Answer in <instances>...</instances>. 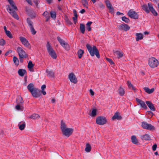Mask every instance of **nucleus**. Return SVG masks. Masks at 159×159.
<instances>
[{
    "label": "nucleus",
    "instance_id": "1",
    "mask_svg": "<svg viewBox=\"0 0 159 159\" xmlns=\"http://www.w3.org/2000/svg\"><path fill=\"white\" fill-rule=\"evenodd\" d=\"M27 89L34 97L38 98L41 96L40 91L37 88L34 87L33 84H30L27 86Z\"/></svg>",
    "mask_w": 159,
    "mask_h": 159
},
{
    "label": "nucleus",
    "instance_id": "2",
    "mask_svg": "<svg viewBox=\"0 0 159 159\" xmlns=\"http://www.w3.org/2000/svg\"><path fill=\"white\" fill-rule=\"evenodd\" d=\"M86 48L92 56H94L95 55L98 58H100L99 52L96 46H93V47L89 44H87L86 45Z\"/></svg>",
    "mask_w": 159,
    "mask_h": 159
},
{
    "label": "nucleus",
    "instance_id": "3",
    "mask_svg": "<svg viewBox=\"0 0 159 159\" xmlns=\"http://www.w3.org/2000/svg\"><path fill=\"white\" fill-rule=\"evenodd\" d=\"M148 6L146 4H143L142 6V9L147 13H148L150 11L155 16L157 15V13L155 10L151 3H148Z\"/></svg>",
    "mask_w": 159,
    "mask_h": 159
},
{
    "label": "nucleus",
    "instance_id": "4",
    "mask_svg": "<svg viewBox=\"0 0 159 159\" xmlns=\"http://www.w3.org/2000/svg\"><path fill=\"white\" fill-rule=\"evenodd\" d=\"M46 47L48 52L49 55L52 58L54 59H56L57 57L56 53L48 42L47 43Z\"/></svg>",
    "mask_w": 159,
    "mask_h": 159
},
{
    "label": "nucleus",
    "instance_id": "5",
    "mask_svg": "<svg viewBox=\"0 0 159 159\" xmlns=\"http://www.w3.org/2000/svg\"><path fill=\"white\" fill-rule=\"evenodd\" d=\"M148 64L152 68H154L157 66L159 64L158 61L154 57H151L149 58Z\"/></svg>",
    "mask_w": 159,
    "mask_h": 159
},
{
    "label": "nucleus",
    "instance_id": "6",
    "mask_svg": "<svg viewBox=\"0 0 159 159\" xmlns=\"http://www.w3.org/2000/svg\"><path fill=\"white\" fill-rule=\"evenodd\" d=\"M17 52L20 58H28V55L26 54L25 52L23 50L22 48L18 47L17 49Z\"/></svg>",
    "mask_w": 159,
    "mask_h": 159
},
{
    "label": "nucleus",
    "instance_id": "7",
    "mask_svg": "<svg viewBox=\"0 0 159 159\" xmlns=\"http://www.w3.org/2000/svg\"><path fill=\"white\" fill-rule=\"evenodd\" d=\"M107 122L106 118L102 116H100L96 118V123L97 124L103 125L105 124Z\"/></svg>",
    "mask_w": 159,
    "mask_h": 159
},
{
    "label": "nucleus",
    "instance_id": "8",
    "mask_svg": "<svg viewBox=\"0 0 159 159\" xmlns=\"http://www.w3.org/2000/svg\"><path fill=\"white\" fill-rule=\"evenodd\" d=\"M141 126L143 128L149 130H154L155 127L151 124L147 123L146 122H143L141 123Z\"/></svg>",
    "mask_w": 159,
    "mask_h": 159
},
{
    "label": "nucleus",
    "instance_id": "9",
    "mask_svg": "<svg viewBox=\"0 0 159 159\" xmlns=\"http://www.w3.org/2000/svg\"><path fill=\"white\" fill-rule=\"evenodd\" d=\"M27 21L28 25L30 28L32 34L33 35L35 34L36 33V31H35L34 27L33 22L28 18L27 19Z\"/></svg>",
    "mask_w": 159,
    "mask_h": 159
},
{
    "label": "nucleus",
    "instance_id": "10",
    "mask_svg": "<svg viewBox=\"0 0 159 159\" xmlns=\"http://www.w3.org/2000/svg\"><path fill=\"white\" fill-rule=\"evenodd\" d=\"M73 129L71 128H67L62 132L63 135L67 137H69L72 133Z\"/></svg>",
    "mask_w": 159,
    "mask_h": 159
},
{
    "label": "nucleus",
    "instance_id": "11",
    "mask_svg": "<svg viewBox=\"0 0 159 159\" xmlns=\"http://www.w3.org/2000/svg\"><path fill=\"white\" fill-rule=\"evenodd\" d=\"M127 14L128 16L131 18L137 19L139 17V15L137 13L132 9L130 10Z\"/></svg>",
    "mask_w": 159,
    "mask_h": 159
},
{
    "label": "nucleus",
    "instance_id": "12",
    "mask_svg": "<svg viewBox=\"0 0 159 159\" xmlns=\"http://www.w3.org/2000/svg\"><path fill=\"white\" fill-rule=\"evenodd\" d=\"M20 39L23 44L25 47L30 49L31 46L29 43L28 41L24 37H20Z\"/></svg>",
    "mask_w": 159,
    "mask_h": 159
},
{
    "label": "nucleus",
    "instance_id": "13",
    "mask_svg": "<svg viewBox=\"0 0 159 159\" xmlns=\"http://www.w3.org/2000/svg\"><path fill=\"white\" fill-rule=\"evenodd\" d=\"M7 10H9V12L14 18L17 20L19 19L18 16L16 14V11L14 10L13 9L11 8L9 6H8V8H7Z\"/></svg>",
    "mask_w": 159,
    "mask_h": 159
},
{
    "label": "nucleus",
    "instance_id": "14",
    "mask_svg": "<svg viewBox=\"0 0 159 159\" xmlns=\"http://www.w3.org/2000/svg\"><path fill=\"white\" fill-rule=\"evenodd\" d=\"M70 81L72 83L76 84L77 82V80L75 75L73 73L69 74L68 75Z\"/></svg>",
    "mask_w": 159,
    "mask_h": 159
},
{
    "label": "nucleus",
    "instance_id": "15",
    "mask_svg": "<svg viewBox=\"0 0 159 159\" xmlns=\"http://www.w3.org/2000/svg\"><path fill=\"white\" fill-rule=\"evenodd\" d=\"M26 11L29 16L31 18H35L36 14L33 10L30 9L26 8Z\"/></svg>",
    "mask_w": 159,
    "mask_h": 159
},
{
    "label": "nucleus",
    "instance_id": "16",
    "mask_svg": "<svg viewBox=\"0 0 159 159\" xmlns=\"http://www.w3.org/2000/svg\"><path fill=\"white\" fill-rule=\"evenodd\" d=\"M105 2L110 11L111 13H113L114 12V9L112 7L111 4L110 3V1L108 0H107L105 1Z\"/></svg>",
    "mask_w": 159,
    "mask_h": 159
},
{
    "label": "nucleus",
    "instance_id": "17",
    "mask_svg": "<svg viewBox=\"0 0 159 159\" xmlns=\"http://www.w3.org/2000/svg\"><path fill=\"white\" fill-rule=\"evenodd\" d=\"M136 102L140 105L141 107L145 109L147 108V107L145 102L144 101H143L142 100L139 99L137 98L136 99Z\"/></svg>",
    "mask_w": 159,
    "mask_h": 159
},
{
    "label": "nucleus",
    "instance_id": "18",
    "mask_svg": "<svg viewBox=\"0 0 159 159\" xmlns=\"http://www.w3.org/2000/svg\"><path fill=\"white\" fill-rule=\"evenodd\" d=\"M119 28L120 29L122 30L125 31L128 30L130 29L129 26L126 24H121L119 26Z\"/></svg>",
    "mask_w": 159,
    "mask_h": 159
},
{
    "label": "nucleus",
    "instance_id": "19",
    "mask_svg": "<svg viewBox=\"0 0 159 159\" xmlns=\"http://www.w3.org/2000/svg\"><path fill=\"white\" fill-rule=\"evenodd\" d=\"M146 103L151 110L152 111H155V110L156 108L155 107L153 104L150 101H146Z\"/></svg>",
    "mask_w": 159,
    "mask_h": 159
},
{
    "label": "nucleus",
    "instance_id": "20",
    "mask_svg": "<svg viewBox=\"0 0 159 159\" xmlns=\"http://www.w3.org/2000/svg\"><path fill=\"white\" fill-rule=\"evenodd\" d=\"M122 119V117L120 115V113L119 112H116L112 118V119L113 120L115 119L120 120Z\"/></svg>",
    "mask_w": 159,
    "mask_h": 159
},
{
    "label": "nucleus",
    "instance_id": "21",
    "mask_svg": "<svg viewBox=\"0 0 159 159\" xmlns=\"http://www.w3.org/2000/svg\"><path fill=\"white\" fill-rule=\"evenodd\" d=\"M16 102L17 104L22 105L24 101L21 97L18 96L16 99Z\"/></svg>",
    "mask_w": 159,
    "mask_h": 159
},
{
    "label": "nucleus",
    "instance_id": "22",
    "mask_svg": "<svg viewBox=\"0 0 159 159\" xmlns=\"http://www.w3.org/2000/svg\"><path fill=\"white\" fill-rule=\"evenodd\" d=\"M25 126V123L24 121L20 122L18 124V127L20 130H24Z\"/></svg>",
    "mask_w": 159,
    "mask_h": 159
},
{
    "label": "nucleus",
    "instance_id": "23",
    "mask_svg": "<svg viewBox=\"0 0 159 159\" xmlns=\"http://www.w3.org/2000/svg\"><path fill=\"white\" fill-rule=\"evenodd\" d=\"M131 142L133 144L138 145L139 143L138 140L137 139L135 136H132L131 137Z\"/></svg>",
    "mask_w": 159,
    "mask_h": 159
},
{
    "label": "nucleus",
    "instance_id": "24",
    "mask_svg": "<svg viewBox=\"0 0 159 159\" xmlns=\"http://www.w3.org/2000/svg\"><path fill=\"white\" fill-rule=\"evenodd\" d=\"M114 53L117 55L118 59L121 58L123 56V53L122 52H120L118 51H114Z\"/></svg>",
    "mask_w": 159,
    "mask_h": 159
},
{
    "label": "nucleus",
    "instance_id": "25",
    "mask_svg": "<svg viewBox=\"0 0 159 159\" xmlns=\"http://www.w3.org/2000/svg\"><path fill=\"white\" fill-rule=\"evenodd\" d=\"M46 72L47 73V75L49 77H54V74L53 71L52 70H46Z\"/></svg>",
    "mask_w": 159,
    "mask_h": 159
},
{
    "label": "nucleus",
    "instance_id": "26",
    "mask_svg": "<svg viewBox=\"0 0 159 159\" xmlns=\"http://www.w3.org/2000/svg\"><path fill=\"white\" fill-rule=\"evenodd\" d=\"M18 72L19 75L21 77L23 76L26 73V70L23 69H20Z\"/></svg>",
    "mask_w": 159,
    "mask_h": 159
},
{
    "label": "nucleus",
    "instance_id": "27",
    "mask_svg": "<svg viewBox=\"0 0 159 159\" xmlns=\"http://www.w3.org/2000/svg\"><path fill=\"white\" fill-rule=\"evenodd\" d=\"M67 128L65 123L62 120L61 124V132L64 130L65 129Z\"/></svg>",
    "mask_w": 159,
    "mask_h": 159
},
{
    "label": "nucleus",
    "instance_id": "28",
    "mask_svg": "<svg viewBox=\"0 0 159 159\" xmlns=\"http://www.w3.org/2000/svg\"><path fill=\"white\" fill-rule=\"evenodd\" d=\"M145 91L147 93L149 94H151L152 93L154 90V88H152L151 89H149L148 87H144L143 88Z\"/></svg>",
    "mask_w": 159,
    "mask_h": 159
},
{
    "label": "nucleus",
    "instance_id": "29",
    "mask_svg": "<svg viewBox=\"0 0 159 159\" xmlns=\"http://www.w3.org/2000/svg\"><path fill=\"white\" fill-rule=\"evenodd\" d=\"M141 138L142 140H148L150 139V137L148 134H145L141 136Z\"/></svg>",
    "mask_w": 159,
    "mask_h": 159
},
{
    "label": "nucleus",
    "instance_id": "30",
    "mask_svg": "<svg viewBox=\"0 0 159 159\" xmlns=\"http://www.w3.org/2000/svg\"><path fill=\"white\" fill-rule=\"evenodd\" d=\"M85 25L82 23L80 24V30L82 34H84L85 31Z\"/></svg>",
    "mask_w": 159,
    "mask_h": 159
},
{
    "label": "nucleus",
    "instance_id": "31",
    "mask_svg": "<svg viewBox=\"0 0 159 159\" xmlns=\"http://www.w3.org/2000/svg\"><path fill=\"white\" fill-rule=\"evenodd\" d=\"M31 119L34 120L38 119L40 118V116L37 114H34L30 117Z\"/></svg>",
    "mask_w": 159,
    "mask_h": 159
},
{
    "label": "nucleus",
    "instance_id": "32",
    "mask_svg": "<svg viewBox=\"0 0 159 159\" xmlns=\"http://www.w3.org/2000/svg\"><path fill=\"white\" fill-rule=\"evenodd\" d=\"M15 108L18 111H22L24 109V107L22 105L17 104L15 107Z\"/></svg>",
    "mask_w": 159,
    "mask_h": 159
},
{
    "label": "nucleus",
    "instance_id": "33",
    "mask_svg": "<svg viewBox=\"0 0 159 159\" xmlns=\"http://www.w3.org/2000/svg\"><path fill=\"white\" fill-rule=\"evenodd\" d=\"M136 35L137 36L136 39L137 41H138L139 39H142L143 38V35L141 33H137L136 34Z\"/></svg>",
    "mask_w": 159,
    "mask_h": 159
},
{
    "label": "nucleus",
    "instance_id": "34",
    "mask_svg": "<svg viewBox=\"0 0 159 159\" xmlns=\"http://www.w3.org/2000/svg\"><path fill=\"white\" fill-rule=\"evenodd\" d=\"M66 50H68L70 49V47L69 45L66 42L63 43V44L61 45Z\"/></svg>",
    "mask_w": 159,
    "mask_h": 159
},
{
    "label": "nucleus",
    "instance_id": "35",
    "mask_svg": "<svg viewBox=\"0 0 159 159\" xmlns=\"http://www.w3.org/2000/svg\"><path fill=\"white\" fill-rule=\"evenodd\" d=\"M84 53V51L82 49H79L77 52V54L79 58L82 57L83 54Z\"/></svg>",
    "mask_w": 159,
    "mask_h": 159
},
{
    "label": "nucleus",
    "instance_id": "36",
    "mask_svg": "<svg viewBox=\"0 0 159 159\" xmlns=\"http://www.w3.org/2000/svg\"><path fill=\"white\" fill-rule=\"evenodd\" d=\"M118 90L120 95L121 96H123L125 93V91L124 89L121 87V86H120Z\"/></svg>",
    "mask_w": 159,
    "mask_h": 159
},
{
    "label": "nucleus",
    "instance_id": "37",
    "mask_svg": "<svg viewBox=\"0 0 159 159\" xmlns=\"http://www.w3.org/2000/svg\"><path fill=\"white\" fill-rule=\"evenodd\" d=\"M91 148L90 145L89 143H87L86 144V147L85 148V150L87 152H89L91 150Z\"/></svg>",
    "mask_w": 159,
    "mask_h": 159
},
{
    "label": "nucleus",
    "instance_id": "38",
    "mask_svg": "<svg viewBox=\"0 0 159 159\" xmlns=\"http://www.w3.org/2000/svg\"><path fill=\"white\" fill-rule=\"evenodd\" d=\"M92 22L89 21L86 24V29L88 31H89L91 30V25L92 24Z\"/></svg>",
    "mask_w": 159,
    "mask_h": 159
},
{
    "label": "nucleus",
    "instance_id": "39",
    "mask_svg": "<svg viewBox=\"0 0 159 159\" xmlns=\"http://www.w3.org/2000/svg\"><path fill=\"white\" fill-rule=\"evenodd\" d=\"M51 17L54 20L56 19V13L54 11H52L50 12Z\"/></svg>",
    "mask_w": 159,
    "mask_h": 159
},
{
    "label": "nucleus",
    "instance_id": "40",
    "mask_svg": "<svg viewBox=\"0 0 159 159\" xmlns=\"http://www.w3.org/2000/svg\"><path fill=\"white\" fill-rule=\"evenodd\" d=\"M34 66V65L32 63V61H30L29 62L28 65V67L29 68V69L30 71H31L30 69H32Z\"/></svg>",
    "mask_w": 159,
    "mask_h": 159
},
{
    "label": "nucleus",
    "instance_id": "41",
    "mask_svg": "<svg viewBox=\"0 0 159 159\" xmlns=\"http://www.w3.org/2000/svg\"><path fill=\"white\" fill-rule=\"evenodd\" d=\"M13 60V61L16 65L18 66L19 64V61L18 58L16 56H14Z\"/></svg>",
    "mask_w": 159,
    "mask_h": 159
},
{
    "label": "nucleus",
    "instance_id": "42",
    "mask_svg": "<svg viewBox=\"0 0 159 159\" xmlns=\"http://www.w3.org/2000/svg\"><path fill=\"white\" fill-rule=\"evenodd\" d=\"M57 39L61 45L63 44V43H64L65 42H66L64 40L61 39L59 36H58L57 37Z\"/></svg>",
    "mask_w": 159,
    "mask_h": 159
},
{
    "label": "nucleus",
    "instance_id": "43",
    "mask_svg": "<svg viewBox=\"0 0 159 159\" xmlns=\"http://www.w3.org/2000/svg\"><path fill=\"white\" fill-rule=\"evenodd\" d=\"M97 110L96 109H93L92 111L91 116L92 117H94L97 115Z\"/></svg>",
    "mask_w": 159,
    "mask_h": 159
},
{
    "label": "nucleus",
    "instance_id": "44",
    "mask_svg": "<svg viewBox=\"0 0 159 159\" xmlns=\"http://www.w3.org/2000/svg\"><path fill=\"white\" fill-rule=\"evenodd\" d=\"M97 7H99L101 8H103L104 7V5L100 2H99L96 4Z\"/></svg>",
    "mask_w": 159,
    "mask_h": 159
},
{
    "label": "nucleus",
    "instance_id": "45",
    "mask_svg": "<svg viewBox=\"0 0 159 159\" xmlns=\"http://www.w3.org/2000/svg\"><path fill=\"white\" fill-rule=\"evenodd\" d=\"M122 20L123 21L126 23H128L129 21V19L125 16L122 17Z\"/></svg>",
    "mask_w": 159,
    "mask_h": 159
},
{
    "label": "nucleus",
    "instance_id": "46",
    "mask_svg": "<svg viewBox=\"0 0 159 159\" xmlns=\"http://www.w3.org/2000/svg\"><path fill=\"white\" fill-rule=\"evenodd\" d=\"M5 33L6 35L9 38L11 39L13 38L12 35L10 31L8 30L5 32Z\"/></svg>",
    "mask_w": 159,
    "mask_h": 159
},
{
    "label": "nucleus",
    "instance_id": "47",
    "mask_svg": "<svg viewBox=\"0 0 159 159\" xmlns=\"http://www.w3.org/2000/svg\"><path fill=\"white\" fill-rule=\"evenodd\" d=\"M6 43L5 41L3 39H0V45L2 46H4Z\"/></svg>",
    "mask_w": 159,
    "mask_h": 159
},
{
    "label": "nucleus",
    "instance_id": "48",
    "mask_svg": "<svg viewBox=\"0 0 159 159\" xmlns=\"http://www.w3.org/2000/svg\"><path fill=\"white\" fill-rule=\"evenodd\" d=\"M82 4L85 7H86V8H88V1L87 0H86L85 1H83L82 2Z\"/></svg>",
    "mask_w": 159,
    "mask_h": 159
},
{
    "label": "nucleus",
    "instance_id": "49",
    "mask_svg": "<svg viewBox=\"0 0 159 159\" xmlns=\"http://www.w3.org/2000/svg\"><path fill=\"white\" fill-rule=\"evenodd\" d=\"M127 84H128V86L129 88H130L131 87H132L133 89H134V87L132 84H131L130 82L129 81H127Z\"/></svg>",
    "mask_w": 159,
    "mask_h": 159
},
{
    "label": "nucleus",
    "instance_id": "50",
    "mask_svg": "<svg viewBox=\"0 0 159 159\" xmlns=\"http://www.w3.org/2000/svg\"><path fill=\"white\" fill-rule=\"evenodd\" d=\"M106 59L111 65L114 64V63L111 59L106 58Z\"/></svg>",
    "mask_w": 159,
    "mask_h": 159
},
{
    "label": "nucleus",
    "instance_id": "51",
    "mask_svg": "<svg viewBox=\"0 0 159 159\" xmlns=\"http://www.w3.org/2000/svg\"><path fill=\"white\" fill-rule=\"evenodd\" d=\"M65 20L66 22V23L69 24V25H71L72 24V22L69 20V19L67 18H66L65 19Z\"/></svg>",
    "mask_w": 159,
    "mask_h": 159
},
{
    "label": "nucleus",
    "instance_id": "52",
    "mask_svg": "<svg viewBox=\"0 0 159 159\" xmlns=\"http://www.w3.org/2000/svg\"><path fill=\"white\" fill-rule=\"evenodd\" d=\"M157 147V144H155L152 147V149L153 151H155L156 150Z\"/></svg>",
    "mask_w": 159,
    "mask_h": 159
},
{
    "label": "nucleus",
    "instance_id": "53",
    "mask_svg": "<svg viewBox=\"0 0 159 159\" xmlns=\"http://www.w3.org/2000/svg\"><path fill=\"white\" fill-rule=\"evenodd\" d=\"M8 1L11 6L15 4L12 0H8Z\"/></svg>",
    "mask_w": 159,
    "mask_h": 159
},
{
    "label": "nucleus",
    "instance_id": "54",
    "mask_svg": "<svg viewBox=\"0 0 159 159\" xmlns=\"http://www.w3.org/2000/svg\"><path fill=\"white\" fill-rule=\"evenodd\" d=\"M43 16H44L45 17L47 16H48L49 15V14L48 13V12L47 11H45L44 12L43 14Z\"/></svg>",
    "mask_w": 159,
    "mask_h": 159
},
{
    "label": "nucleus",
    "instance_id": "55",
    "mask_svg": "<svg viewBox=\"0 0 159 159\" xmlns=\"http://www.w3.org/2000/svg\"><path fill=\"white\" fill-rule=\"evenodd\" d=\"M33 2L35 4L37 7L38 6V5L39 4L38 2L39 0H33Z\"/></svg>",
    "mask_w": 159,
    "mask_h": 159
},
{
    "label": "nucleus",
    "instance_id": "56",
    "mask_svg": "<svg viewBox=\"0 0 159 159\" xmlns=\"http://www.w3.org/2000/svg\"><path fill=\"white\" fill-rule=\"evenodd\" d=\"M12 52V51L11 50H10L8 51L5 54V56H7L9 53H11Z\"/></svg>",
    "mask_w": 159,
    "mask_h": 159
},
{
    "label": "nucleus",
    "instance_id": "57",
    "mask_svg": "<svg viewBox=\"0 0 159 159\" xmlns=\"http://www.w3.org/2000/svg\"><path fill=\"white\" fill-rule=\"evenodd\" d=\"M13 9H14L15 10H18L16 6L15 5V4L11 6Z\"/></svg>",
    "mask_w": 159,
    "mask_h": 159
},
{
    "label": "nucleus",
    "instance_id": "58",
    "mask_svg": "<svg viewBox=\"0 0 159 159\" xmlns=\"http://www.w3.org/2000/svg\"><path fill=\"white\" fill-rule=\"evenodd\" d=\"M73 12L75 16H78L76 11L75 9H73Z\"/></svg>",
    "mask_w": 159,
    "mask_h": 159
},
{
    "label": "nucleus",
    "instance_id": "59",
    "mask_svg": "<svg viewBox=\"0 0 159 159\" xmlns=\"http://www.w3.org/2000/svg\"><path fill=\"white\" fill-rule=\"evenodd\" d=\"M147 112H148V114L150 115L151 117L153 115V112L151 111H147Z\"/></svg>",
    "mask_w": 159,
    "mask_h": 159
},
{
    "label": "nucleus",
    "instance_id": "60",
    "mask_svg": "<svg viewBox=\"0 0 159 159\" xmlns=\"http://www.w3.org/2000/svg\"><path fill=\"white\" fill-rule=\"evenodd\" d=\"M89 92L92 96H93L94 95V92L92 89H90L89 90Z\"/></svg>",
    "mask_w": 159,
    "mask_h": 159
},
{
    "label": "nucleus",
    "instance_id": "61",
    "mask_svg": "<svg viewBox=\"0 0 159 159\" xmlns=\"http://www.w3.org/2000/svg\"><path fill=\"white\" fill-rule=\"evenodd\" d=\"M46 88V85L45 84L41 86V90H44Z\"/></svg>",
    "mask_w": 159,
    "mask_h": 159
},
{
    "label": "nucleus",
    "instance_id": "62",
    "mask_svg": "<svg viewBox=\"0 0 159 159\" xmlns=\"http://www.w3.org/2000/svg\"><path fill=\"white\" fill-rule=\"evenodd\" d=\"M30 5H32V3L31 0H25Z\"/></svg>",
    "mask_w": 159,
    "mask_h": 159
},
{
    "label": "nucleus",
    "instance_id": "63",
    "mask_svg": "<svg viewBox=\"0 0 159 159\" xmlns=\"http://www.w3.org/2000/svg\"><path fill=\"white\" fill-rule=\"evenodd\" d=\"M45 18H46V22H48L49 20V19L50 18V16H49V15L46 17Z\"/></svg>",
    "mask_w": 159,
    "mask_h": 159
},
{
    "label": "nucleus",
    "instance_id": "64",
    "mask_svg": "<svg viewBox=\"0 0 159 159\" xmlns=\"http://www.w3.org/2000/svg\"><path fill=\"white\" fill-rule=\"evenodd\" d=\"M40 93H42L43 95H45L46 94V93L45 91L44 90H40Z\"/></svg>",
    "mask_w": 159,
    "mask_h": 159
}]
</instances>
